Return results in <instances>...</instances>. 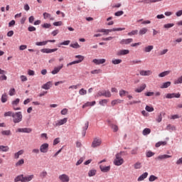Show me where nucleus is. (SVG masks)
<instances>
[{
  "label": "nucleus",
  "instance_id": "obj_1",
  "mask_svg": "<svg viewBox=\"0 0 182 182\" xmlns=\"http://www.w3.org/2000/svg\"><path fill=\"white\" fill-rule=\"evenodd\" d=\"M23 118V116L22 115L21 112H14L12 117V121L15 124H17L18 123H21V122H22Z\"/></svg>",
  "mask_w": 182,
  "mask_h": 182
},
{
  "label": "nucleus",
  "instance_id": "obj_2",
  "mask_svg": "<svg viewBox=\"0 0 182 182\" xmlns=\"http://www.w3.org/2000/svg\"><path fill=\"white\" fill-rule=\"evenodd\" d=\"M126 28H112V29H105L101 28L97 31V32H101L104 33V35H109V32H116L119 31H125Z\"/></svg>",
  "mask_w": 182,
  "mask_h": 182
},
{
  "label": "nucleus",
  "instance_id": "obj_3",
  "mask_svg": "<svg viewBox=\"0 0 182 182\" xmlns=\"http://www.w3.org/2000/svg\"><path fill=\"white\" fill-rule=\"evenodd\" d=\"M124 163V160L122 158V152L115 155V159L114 160V164L115 166H122Z\"/></svg>",
  "mask_w": 182,
  "mask_h": 182
},
{
  "label": "nucleus",
  "instance_id": "obj_4",
  "mask_svg": "<svg viewBox=\"0 0 182 182\" xmlns=\"http://www.w3.org/2000/svg\"><path fill=\"white\" fill-rule=\"evenodd\" d=\"M66 123H68V118H63L54 122L53 126L54 127H60V126H63V124H66Z\"/></svg>",
  "mask_w": 182,
  "mask_h": 182
},
{
  "label": "nucleus",
  "instance_id": "obj_5",
  "mask_svg": "<svg viewBox=\"0 0 182 182\" xmlns=\"http://www.w3.org/2000/svg\"><path fill=\"white\" fill-rule=\"evenodd\" d=\"M101 96H105V97H112V94L109 90L99 91L95 95V98L97 99V97H100Z\"/></svg>",
  "mask_w": 182,
  "mask_h": 182
},
{
  "label": "nucleus",
  "instance_id": "obj_6",
  "mask_svg": "<svg viewBox=\"0 0 182 182\" xmlns=\"http://www.w3.org/2000/svg\"><path fill=\"white\" fill-rule=\"evenodd\" d=\"M75 58L77 59H79L77 60L73 61L68 64H67V66H72V65H76L77 63H80V62H83L85 57L83 55H75Z\"/></svg>",
  "mask_w": 182,
  "mask_h": 182
},
{
  "label": "nucleus",
  "instance_id": "obj_7",
  "mask_svg": "<svg viewBox=\"0 0 182 182\" xmlns=\"http://www.w3.org/2000/svg\"><path fill=\"white\" fill-rule=\"evenodd\" d=\"M102 144V139L100 138H95L92 142L91 147L92 149H96V147H100Z\"/></svg>",
  "mask_w": 182,
  "mask_h": 182
},
{
  "label": "nucleus",
  "instance_id": "obj_8",
  "mask_svg": "<svg viewBox=\"0 0 182 182\" xmlns=\"http://www.w3.org/2000/svg\"><path fill=\"white\" fill-rule=\"evenodd\" d=\"M174 97H176V99H180V97H181V94L178 92V93H168L166 95V99H173Z\"/></svg>",
  "mask_w": 182,
  "mask_h": 182
},
{
  "label": "nucleus",
  "instance_id": "obj_9",
  "mask_svg": "<svg viewBox=\"0 0 182 182\" xmlns=\"http://www.w3.org/2000/svg\"><path fill=\"white\" fill-rule=\"evenodd\" d=\"M48 150H49V144L44 143L41 145L40 146L41 153H48Z\"/></svg>",
  "mask_w": 182,
  "mask_h": 182
},
{
  "label": "nucleus",
  "instance_id": "obj_10",
  "mask_svg": "<svg viewBox=\"0 0 182 182\" xmlns=\"http://www.w3.org/2000/svg\"><path fill=\"white\" fill-rule=\"evenodd\" d=\"M60 182H69L70 181V178L67 174L60 175L58 177Z\"/></svg>",
  "mask_w": 182,
  "mask_h": 182
},
{
  "label": "nucleus",
  "instance_id": "obj_11",
  "mask_svg": "<svg viewBox=\"0 0 182 182\" xmlns=\"http://www.w3.org/2000/svg\"><path fill=\"white\" fill-rule=\"evenodd\" d=\"M110 166H105L103 164L100 165V169L102 173H109L110 171Z\"/></svg>",
  "mask_w": 182,
  "mask_h": 182
},
{
  "label": "nucleus",
  "instance_id": "obj_12",
  "mask_svg": "<svg viewBox=\"0 0 182 182\" xmlns=\"http://www.w3.org/2000/svg\"><path fill=\"white\" fill-rule=\"evenodd\" d=\"M16 133H32V129H31V128H18L16 130Z\"/></svg>",
  "mask_w": 182,
  "mask_h": 182
},
{
  "label": "nucleus",
  "instance_id": "obj_13",
  "mask_svg": "<svg viewBox=\"0 0 182 182\" xmlns=\"http://www.w3.org/2000/svg\"><path fill=\"white\" fill-rule=\"evenodd\" d=\"M171 156L164 154V155H159L156 158V160H158V161H161L163 160H166V159H171Z\"/></svg>",
  "mask_w": 182,
  "mask_h": 182
},
{
  "label": "nucleus",
  "instance_id": "obj_14",
  "mask_svg": "<svg viewBox=\"0 0 182 182\" xmlns=\"http://www.w3.org/2000/svg\"><path fill=\"white\" fill-rule=\"evenodd\" d=\"M35 178V175H28L27 176H23V182L32 181Z\"/></svg>",
  "mask_w": 182,
  "mask_h": 182
},
{
  "label": "nucleus",
  "instance_id": "obj_15",
  "mask_svg": "<svg viewBox=\"0 0 182 182\" xmlns=\"http://www.w3.org/2000/svg\"><path fill=\"white\" fill-rule=\"evenodd\" d=\"M93 63L95 65H103V63H106V59L102 58V59H94L92 60Z\"/></svg>",
  "mask_w": 182,
  "mask_h": 182
},
{
  "label": "nucleus",
  "instance_id": "obj_16",
  "mask_svg": "<svg viewBox=\"0 0 182 182\" xmlns=\"http://www.w3.org/2000/svg\"><path fill=\"white\" fill-rule=\"evenodd\" d=\"M63 68V64H61L58 67H55L54 70L51 72L52 75H56L60 72V70Z\"/></svg>",
  "mask_w": 182,
  "mask_h": 182
},
{
  "label": "nucleus",
  "instance_id": "obj_17",
  "mask_svg": "<svg viewBox=\"0 0 182 182\" xmlns=\"http://www.w3.org/2000/svg\"><path fill=\"white\" fill-rule=\"evenodd\" d=\"M58 50V48H54V49H50V48H43L41 50V52L43 53H52L53 52H56Z\"/></svg>",
  "mask_w": 182,
  "mask_h": 182
},
{
  "label": "nucleus",
  "instance_id": "obj_18",
  "mask_svg": "<svg viewBox=\"0 0 182 182\" xmlns=\"http://www.w3.org/2000/svg\"><path fill=\"white\" fill-rule=\"evenodd\" d=\"M130 53V50H121L117 53V56H123L124 55H129Z\"/></svg>",
  "mask_w": 182,
  "mask_h": 182
},
{
  "label": "nucleus",
  "instance_id": "obj_19",
  "mask_svg": "<svg viewBox=\"0 0 182 182\" xmlns=\"http://www.w3.org/2000/svg\"><path fill=\"white\" fill-rule=\"evenodd\" d=\"M153 72L150 70H141L139 74L141 76H150V75H152Z\"/></svg>",
  "mask_w": 182,
  "mask_h": 182
},
{
  "label": "nucleus",
  "instance_id": "obj_20",
  "mask_svg": "<svg viewBox=\"0 0 182 182\" xmlns=\"http://www.w3.org/2000/svg\"><path fill=\"white\" fill-rule=\"evenodd\" d=\"M44 19H50V21H55V18L52 16V14L45 12L43 14Z\"/></svg>",
  "mask_w": 182,
  "mask_h": 182
},
{
  "label": "nucleus",
  "instance_id": "obj_21",
  "mask_svg": "<svg viewBox=\"0 0 182 182\" xmlns=\"http://www.w3.org/2000/svg\"><path fill=\"white\" fill-rule=\"evenodd\" d=\"M50 87H52V82H50V81L46 82V84H43L41 86V88L45 89V90H49V89H50Z\"/></svg>",
  "mask_w": 182,
  "mask_h": 182
},
{
  "label": "nucleus",
  "instance_id": "obj_22",
  "mask_svg": "<svg viewBox=\"0 0 182 182\" xmlns=\"http://www.w3.org/2000/svg\"><path fill=\"white\" fill-rule=\"evenodd\" d=\"M133 42V38H127V39H122L120 41L121 45H129V43H132Z\"/></svg>",
  "mask_w": 182,
  "mask_h": 182
},
{
  "label": "nucleus",
  "instance_id": "obj_23",
  "mask_svg": "<svg viewBox=\"0 0 182 182\" xmlns=\"http://www.w3.org/2000/svg\"><path fill=\"white\" fill-rule=\"evenodd\" d=\"M153 49H154V46H146L144 49L143 51L145 53H149V52H151V50H153Z\"/></svg>",
  "mask_w": 182,
  "mask_h": 182
},
{
  "label": "nucleus",
  "instance_id": "obj_24",
  "mask_svg": "<svg viewBox=\"0 0 182 182\" xmlns=\"http://www.w3.org/2000/svg\"><path fill=\"white\" fill-rule=\"evenodd\" d=\"M147 87V85H146V84L142 85V86L135 89V92L136 93H141V92H143V90H144V89H146V87Z\"/></svg>",
  "mask_w": 182,
  "mask_h": 182
},
{
  "label": "nucleus",
  "instance_id": "obj_25",
  "mask_svg": "<svg viewBox=\"0 0 182 182\" xmlns=\"http://www.w3.org/2000/svg\"><path fill=\"white\" fill-rule=\"evenodd\" d=\"M25 153V151L23 149H21L18 151V152L14 154V159H19V156H22Z\"/></svg>",
  "mask_w": 182,
  "mask_h": 182
},
{
  "label": "nucleus",
  "instance_id": "obj_26",
  "mask_svg": "<svg viewBox=\"0 0 182 182\" xmlns=\"http://www.w3.org/2000/svg\"><path fill=\"white\" fill-rule=\"evenodd\" d=\"M148 176H149V173H147V172L144 173L142 175H141L138 178V181H143V180H144V178H147Z\"/></svg>",
  "mask_w": 182,
  "mask_h": 182
},
{
  "label": "nucleus",
  "instance_id": "obj_27",
  "mask_svg": "<svg viewBox=\"0 0 182 182\" xmlns=\"http://www.w3.org/2000/svg\"><path fill=\"white\" fill-rule=\"evenodd\" d=\"M96 105V101L93 102H87L85 105H82V109H85V107H89V106H95Z\"/></svg>",
  "mask_w": 182,
  "mask_h": 182
},
{
  "label": "nucleus",
  "instance_id": "obj_28",
  "mask_svg": "<svg viewBox=\"0 0 182 182\" xmlns=\"http://www.w3.org/2000/svg\"><path fill=\"white\" fill-rule=\"evenodd\" d=\"M171 85V82H170V81L164 82L161 85V89H167V87H170Z\"/></svg>",
  "mask_w": 182,
  "mask_h": 182
},
{
  "label": "nucleus",
  "instance_id": "obj_29",
  "mask_svg": "<svg viewBox=\"0 0 182 182\" xmlns=\"http://www.w3.org/2000/svg\"><path fill=\"white\" fill-rule=\"evenodd\" d=\"M171 73V71H170V70H166V71L162 72L159 74V77H164L165 76H168V75H170Z\"/></svg>",
  "mask_w": 182,
  "mask_h": 182
},
{
  "label": "nucleus",
  "instance_id": "obj_30",
  "mask_svg": "<svg viewBox=\"0 0 182 182\" xmlns=\"http://www.w3.org/2000/svg\"><path fill=\"white\" fill-rule=\"evenodd\" d=\"M109 127H111V129H112L113 132H116L119 130V127H117V125L116 124H113L112 123H110V122H109Z\"/></svg>",
  "mask_w": 182,
  "mask_h": 182
},
{
  "label": "nucleus",
  "instance_id": "obj_31",
  "mask_svg": "<svg viewBox=\"0 0 182 182\" xmlns=\"http://www.w3.org/2000/svg\"><path fill=\"white\" fill-rule=\"evenodd\" d=\"M148 31H149V29H147V28H142L141 29L139 30V35H140L141 36L143 35H146V33H147Z\"/></svg>",
  "mask_w": 182,
  "mask_h": 182
},
{
  "label": "nucleus",
  "instance_id": "obj_32",
  "mask_svg": "<svg viewBox=\"0 0 182 182\" xmlns=\"http://www.w3.org/2000/svg\"><path fill=\"white\" fill-rule=\"evenodd\" d=\"M23 164H25V160L21 159L16 163L15 166L16 167H21V166H23Z\"/></svg>",
  "mask_w": 182,
  "mask_h": 182
},
{
  "label": "nucleus",
  "instance_id": "obj_33",
  "mask_svg": "<svg viewBox=\"0 0 182 182\" xmlns=\"http://www.w3.org/2000/svg\"><path fill=\"white\" fill-rule=\"evenodd\" d=\"M96 173H97V171L96 169H91L88 172V176L93 177V176H96Z\"/></svg>",
  "mask_w": 182,
  "mask_h": 182
},
{
  "label": "nucleus",
  "instance_id": "obj_34",
  "mask_svg": "<svg viewBox=\"0 0 182 182\" xmlns=\"http://www.w3.org/2000/svg\"><path fill=\"white\" fill-rule=\"evenodd\" d=\"M1 133L2 136H11L12 135V132H11V130L1 131Z\"/></svg>",
  "mask_w": 182,
  "mask_h": 182
},
{
  "label": "nucleus",
  "instance_id": "obj_35",
  "mask_svg": "<svg viewBox=\"0 0 182 182\" xmlns=\"http://www.w3.org/2000/svg\"><path fill=\"white\" fill-rule=\"evenodd\" d=\"M142 166H141V162L140 161H137L136 163H135L134 164V168H135V170H139L140 168H141Z\"/></svg>",
  "mask_w": 182,
  "mask_h": 182
},
{
  "label": "nucleus",
  "instance_id": "obj_36",
  "mask_svg": "<svg viewBox=\"0 0 182 182\" xmlns=\"http://www.w3.org/2000/svg\"><path fill=\"white\" fill-rule=\"evenodd\" d=\"M7 100H8V95H6V93H4L1 95V102L6 103Z\"/></svg>",
  "mask_w": 182,
  "mask_h": 182
},
{
  "label": "nucleus",
  "instance_id": "obj_37",
  "mask_svg": "<svg viewBox=\"0 0 182 182\" xmlns=\"http://www.w3.org/2000/svg\"><path fill=\"white\" fill-rule=\"evenodd\" d=\"M15 112L9 111L4 113V117H14V114Z\"/></svg>",
  "mask_w": 182,
  "mask_h": 182
},
{
  "label": "nucleus",
  "instance_id": "obj_38",
  "mask_svg": "<svg viewBox=\"0 0 182 182\" xmlns=\"http://www.w3.org/2000/svg\"><path fill=\"white\" fill-rule=\"evenodd\" d=\"M14 181L15 182H18V181L23 182V175H20V176H18L17 177H16L14 178Z\"/></svg>",
  "mask_w": 182,
  "mask_h": 182
},
{
  "label": "nucleus",
  "instance_id": "obj_39",
  "mask_svg": "<svg viewBox=\"0 0 182 182\" xmlns=\"http://www.w3.org/2000/svg\"><path fill=\"white\" fill-rule=\"evenodd\" d=\"M150 133H151V130L149 128H145L142 132L144 136H147V134H150Z\"/></svg>",
  "mask_w": 182,
  "mask_h": 182
},
{
  "label": "nucleus",
  "instance_id": "obj_40",
  "mask_svg": "<svg viewBox=\"0 0 182 182\" xmlns=\"http://www.w3.org/2000/svg\"><path fill=\"white\" fill-rule=\"evenodd\" d=\"M19 102H21V100L19 98H17L15 100L12 101L11 105L13 107H15V106H18V105H19Z\"/></svg>",
  "mask_w": 182,
  "mask_h": 182
},
{
  "label": "nucleus",
  "instance_id": "obj_41",
  "mask_svg": "<svg viewBox=\"0 0 182 182\" xmlns=\"http://www.w3.org/2000/svg\"><path fill=\"white\" fill-rule=\"evenodd\" d=\"M139 33L138 30H133L131 32L128 33V36H134V35H137Z\"/></svg>",
  "mask_w": 182,
  "mask_h": 182
},
{
  "label": "nucleus",
  "instance_id": "obj_42",
  "mask_svg": "<svg viewBox=\"0 0 182 182\" xmlns=\"http://www.w3.org/2000/svg\"><path fill=\"white\" fill-rule=\"evenodd\" d=\"M167 144V141H159L156 144V147H160V146H166Z\"/></svg>",
  "mask_w": 182,
  "mask_h": 182
},
{
  "label": "nucleus",
  "instance_id": "obj_43",
  "mask_svg": "<svg viewBox=\"0 0 182 182\" xmlns=\"http://www.w3.org/2000/svg\"><path fill=\"white\" fill-rule=\"evenodd\" d=\"M162 116H163V114L161 112L159 114H158V117L156 119L157 123H161V122L163 120Z\"/></svg>",
  "mask_w": 182,
  "mask_h": 182
},
{
  "label": "nucleus",
  "instance_id": "obj_44",
  "mask_svg": "<svg viewBox=\"0 0 182 182\" xmlns=\"http://www.w3.org/2000/svg\"><path fill=\"white\" fill-rule=\"evenodd\" d=\"M9 150V147L8 146H0V151H8Z\"/></svg>",
  "mask_w": 182,
  "mask_h": 182
},
{
  "label": "nucleus",
  "instance_id": "obj_45",
  "mask_svg": "<svg viewBox=\"0 0 182 182\" xmlns=\"http://www.w3.org/2000/svg\"><path fill=\"white\" fill-rule=\"evenodd\" d=\"M102 70L97 69V70H93L90 72L92 75H99V73H102Z\"/></svg>",
  "mask_w": 182,
  "mask_h": 182
},
{
  "label": "nucleus",
  "instance_id": "obj_46",
  "mask_svg": "<svg viewBox=\"0 0 182 182\" xmlns=\"http://www.w3.org/2000/svg\"><path fill=\"white\" fill-rule=\"evenodd\" d=\"M129 94V92L124 90H121L119 91V96L121 97H123V96H125L126 95H128Z\"/></svg>",
  "mask_w": 182,
  "mask_h": 182
},
{
  "label": "nucleus",
  "instance_id": "obj_47",
  "mask_svg": "<svg viewBox=\"0 0 182 182\" xmlns=\"http://www.w3.org/2000/svg\"><path fill=\"white\" fill-rule=\"evenodd\" d=\"M48 176V172L46 171H43L40 173L41 178H45Z\"/></svg>",
  "mask_w": 182,
  "mask_h": 182
},
{
  "label": "nucleus",
  "instance_id": "obj_48",
  "mask_svg": "<svg viewBox=\"0 0 182 182\" xmlns=\"http://www.w3.org/2000/svg\"><path fill=\"white\" fill-rule=\"evenodd\" d=\"M70 46L74 49H79L80 48V46L77 43H71Z\"/></svg>",
  "mask_w": 182,
  "mask_h": 182
},
{
  "label": "nucleus",
  "instance_id": "obj_49",
  "mask_svg": "<svg viewBox=\"0 0 182 182\" xmlns=\"http://www.w3.org/2000/svg\"><path fill=\"white\" fill-rule=\"evenodd\" d=\"M181 83H182V75L178 77V79L174 81V85H180Z\"/></svg>",
  "mask_w": 182,
  "mask_h": 182
},
{
  "label": "nucleus",
  "instance_id": "obj_50",
  "mask_svg": "<svg viewBox=\"0 0 182 182\" xmlns=\"http://www.w3.org/2000/svg\"><path fill=\"white\" fill-rule=\"evenodd\" d=\"M112 63L113 65H119V63H122V60L120 59H114L112 60Z\"/></svg>",
  "mask_w": 182,
  "mask_h": 182
},
{
  "label": "nucleus",
  "instance_id": "obj_51",
  "mask_svg": "<svg viewBox=\"0 0 182 182\" xmlns=\"http://www.w3.org/2000/svg\"><path fill=\"white\" fill-rule=\"evenodd\" d=\"M173 26H174V23H166L164 25L165 29H170V28H173Z\"/></svg>",
  "mask_w": 182,
  "mask_h": 182
},
{
  "label": "nucleus",
  "instance_id": "obj_52",
  "mask_svg": "<svg viewBox=\"0 0 182 182\" xmlns=\"http://www.w3.org/2000/svg\"><path fill=\"white\" fill-rule=\"evenodd\" d=\"M159 178H157V176H154V175H151L149 176V181H156V180H157Z\"/></svg>",
  "mask_w": 182,
  "mask_h": 182
},
{
  "label": "nucleus",
  "instance_id": "obj_53",
  "mask_svg": "<svg viewBox=\"0 0 182 182\" xmlns=\"http://www.w3.org/2000/svg\"><path fill=\"white\" fill-rule=\"evenodd\" d=\"M46 43H48V41H41V42H36V45L37 46H43L46 45Z\"/></svg>",
  "mask_w": 182,
  "mask_h": 182
},
{
  "label": "nucleus",
  "instance_id": "obj_54",
  "mask_svg": "<svg viewBox=\"0 0 182 182\" xmlns=\"http://www.w3.org/2000/svg\"><path fill=\"white\" fill-rule=\"evenodd\" d=\"M145 109L146 110V112H154V108L149 105L146 106Z\"/></svg>",
  "mask_w": 182,
  "mask_h": 182
},
{
  "label": "nucleus",
  "instance_id": "obj_55",
  "mask_svg": "<svg viewBox=\"0 0 182 182\" xmlns=\"http://www.w3.org/2000/svg\"><path fill=\"white\" fill-rule=\"evenodd\" d=\"M51 25L50 23H45L42 25V28H44V29H49L50 28Z\"/></svg>",
  "mask_w": 182,
  "mask_h": 182
},
{
  "label": "nucleus",
  "instance_id": "obj_56",
  "mask_svg": "<svg viewBox=\"0 0 182 182\" xmlns=\"http://www.w3.org/2000/svg\"><path fill=\"white\" fill-rule=\"evenodd\" d=\"M79 93L81 96H83L84 95H86V93H87V91H86V90L82 88L81 90H80Z\"/></svg>",
  "mask_w": 182,
  "mask_h": 182
},
{
  "label": "nucleus",
  "instance_id": "obj_57",
  "mask_svg": "<svg viewBox=\"0 0 182 182\" xmlns=\"http://www.w3.org/2000/svg\"><path fill=\"white\" fill-rule=\"evenodd\" d=\"M168 52V49H164L160 51L159 55L163 56V55H166Z\"/></svg>",
  "mask_w": 182,
  "mask_h": 182
},
{
  "label": "nucleus",
  "instance_id": "obj_58",
  "mask_svg": "<svg viewBox=\"0 0 182 182\" xmlns=\"http://www.w3.org/2000/svg\"><path fill=\"white\" fill-rule=\"evenodd\" d=\"M99 104L101 106H105V105H107V100H102L101 101L99 102Z\"/></svg>",
  "mask_w": 182,
  "mask_h": 182
},
{
  "label": "nucleus",
  "instance_id": "obj_59",
  "mask_svg": "<svg viewBox=\"0 0 182 182\" xmlns=\"http://www.w3.org/2000/svg\"><path fill=\"white\" fill-rule=\"evenodd\" d=\"M9 95L10 96H14L15 95V88L10 89V90L9 91Z\"/></svg>",
  "mask_w": 182,
  "mask_h": 182
},
{
  "label": "nucleus",
  "instance_id": "obj_60",
  "mask_svg": "<svg viewBox=\"0 0 182 182\" xmlns=\"http://www.w3.org/2000/svg\"><path fill=\"white\" fill-rule=\"evenodd\" d=\"M138 150H139V148H134V149H132V151H131V154H132V155H136V154H137V151H138Z\"/></svg>",
  "mask_w": 182,
  "mask_h": 182
},
{
  "label": "nucleus",
  "instance_id": "obj_61",
  "mask_svg": "<svg viewBox=\"0 0 182 182\" xmlns=\"http://www.w3.org/2000/svg\"><path fill=\"white\" fill-rule=\"evenodd\" d=\"M124 12L123 11H119L114 14L115 16H122Z\"/></svg>",
  "mask_w": 182,
  "mask_h": 182
},
{
  "label": "nucleus",
  "instance_id": "obj_62",
  "mask_svg": "<svg viewBox=\"0 0 182 182\" xmlns=\"http://www.w3.org/2000/svg\"><path fill=\"white\" fill-rule=\"evenodd\" d=\"M20 79L21 82H26L28 80V77L25 75H21Z\"/></svg>",
  "mask_w": 182,
  "mask_h": 182
},
{
  "label": "nucleus",
  "instance_id": "obj_63",
  "mask_svg": "<svg viewBox=\"0 0 182 182\" xmlns=\"http://www.w3.org/2000/svg\"><path fill=\"white\" fill-rule=\"evenodd\" d=\"M53 25H54V26H62L63 23L62 21H56V22H54Z\"/></svg>",
  "mask_w": 182,
  "mask_h": 182
},
{
  "label": "nucleus",
  "instance_id": "obj_64",
  "mask_svg": "<svg viewBox=\"0 0 182 182\" xmlns=\"http://www.w3.org/2000/svg\"><path fill=\"white\" fill-rule=\"evenodd\" d=\"M61 114L63 116L68 114V109L64 108L63 110H61Z\"/></svg>",
  "mask_w": 182,
  "mask_h": 182
}]
</instances>
